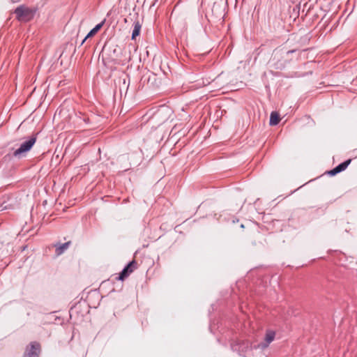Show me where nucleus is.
I'll list each match as a JSON object with an SVG mask.
<instances>
[{"mask_svg": "<svg viewBox=\"0 0 357 357\" xmlns=\"http://www.w3.org/2000/svg\"><path fill=\"white\" fill-rule=\"evenodd\" d=\"M41 352V347L36 341L31 342L25 348L22 357H39Z\"/></svg>", "mask_w": 357, "mask_h": 357, "instance_id": "obj_4", "label": "nucleus"}, {"mask_svg": "<svg viewBox=\"0 0 357 357\" xmlns=\"http://www.w3.org/2000/svg\"><path fill=\"white\" fill-rule=\"evenodd\" d=\"M70 242H66L62 244H59L56 248V253L58 255H61L69 246Z\"/></svg>", "mask_w": 357, "mask_h": 357, "instance_id": "obj_11", "label": "nucleus"}, {"mask_svg": "<svg viewBox=\"0 0 357 357\" xmlns=\"http://www.w3.org/2000/svg\"><path fill=\"white\" fill-rule=\"evenodd\" d=\"M310 40V36L309 34H305L303 37L301 38V42L303 43H308Z\"/></svg>", "mask_w": 357, "mask_h": 357, "instance_id": "obj_12", "label": "nucleus"}, {"mask_svg": "<svg viewBox=\"0 0 357 357\" xmlns=\"http://www.w3.org/2000/svg\"><path fill=\"white\" fill-rule=\"evenodd\" d=\"M38 133L33 134L26 138V139L20 144V147L14 151L13 155L17 158L25 157L36 142L37 135Z\"/></svg>", "mask_w": 357, "mask_h": 357, "instance_id": "obj_1", "label": "nucleus"}, {"mask_svg": "<svg viewBox=\"0 0 357 357\" xmlns=\"http://www.w3.org/2000/svg\"><path fill=\"white\" fill-rule=\"evenodd\" d=\"M351 159H348V160L344 161L343 162L337 165L333 169L328 171L327 172V174L331 176H335L337 174L340 173V172H343L344 170H345L347 168V167L349 166V165L351 163Z\"/></svg>", "mask_w": 357, "mask_h": 357, "instance_id": "obj_6", "label": "nucleus"}, {"mask_svg": "<svg viewBox=\"0 0 357 357\" xmlns=\"http://www.w3.org/2000/svg\"><path fill=\"white\" fill-rule=\"evenodd\" d=\"M136 261L132 260L130 261L121 271L119 275L116 278V280L123 281L126 278H128L130 274L136 268Z\"/></svg>", "mask_w": 357, "mask_h": 357, "instance_id": "obj_5", "label": "nucleus"}, {"mask_svg": "<svg viewBox=\"0 0 357 357\" xmlns=\"http://www.w3.org/2000/svg\"><path fill=\"white\" fill-rule=\"evenodd\" d=\"M79 119L83 121L86 124H89L90 123V120L88 117L82 115L79 116Z\"/></svg>", "mask_w": 357, "mask_h": 357, "instance_id": "obj_13", "label": "nucleus"}, {"mask_svg": "<svg viewBox=\"0 0 357 357\" xmlns=\"http://www.w3.org/2000/svg\"><path fill=\"white\" fill-rule=\"evenodd\" d=\"M133 30L132 32L131 39L135 40L137 36H139L142 24L139 21H136L133 24Z\"/></svg>", "mask_w": 357, "mask_h": 357, "instance_id": "obj_9", "label": "nucleus"}, {"mask_svg": "<svg viewBox=\"0 0 357 357\" xmlns=\"http://www.w3.org/2000/svg\"><path fill=\"white\" fill-rule=\"evenodd\" d=\"M105 20H102L101 22L96 24L85 36L82 42V45L86 40L88 38L93 36L104 25Z\"/></svg>", "mask_w": 357, "mask_h": 357, "instance_id": "obj_7", "label": "nucleus"}, {"mask_svg": "<svg viewBox=\"0 0 357 357\" xmlns=\"http://www.w3.org/2000/svg\"><path fill=\"white\" fill-rule=\"evenodd\" d=\"M280 117L277 112H272L270 115L269 124L271 126H276L279 123Z\"/></svg>", "mask_w": 357, "mask_h": 357, "instance_id": "obj_10", "label": "nucleus"}, {"mask_svg": "<svg viewBox=\"0 0 357 357\" xmlns=\"http://www.w3.org/2000/svg\"><path fill=\"white\" fill-rule=\"evenodd\" d=\"M36 12V9L33 10L21 5L15 8L14 13L19 21L29 22L33 18Z\"/></svg>", "mask_w": 357, "mask_h": 357, "instance_id": "obj_3", "label": "nucleus"}, {"mask_svg": "<svg viewBox=\"0 0 357 357\" xmlns=\"http://www.w3.org/2000/svg\"><path fill=\"white\" fill-rule=\"evenodd\" d=\"M296 52V49H294V50H288V51H287V52H286V54H291V53H294V52Z\"/></svg>", "mask_w": 357, "mask_h": 357, "instance_id": "obj_14", "label": "nucleus"}, {"mask_svg": "<svg viewBox=\"0 0 357 357\" xmlns=\"http://www.w3.org/2000/svg\"><path fill=\"white\" fill-rule=\"evenodd\" d=\"M275 336V333L273 331H268L265 335V342L261 344V348H266L268 346V344L272 342Z\"/></svg>", "mask_w": 357, "mask_h": 357, "instance_id": "obj_8", "label": "nucleus"}, {"mask_svg": "<svg viewBox=\"0 0 357 357\" xmlns=\"http://www.w3.org/2000/svg\"><path fill=\"white\" fill-rule=\"evenodd\" d=\"M20 202L16 194L5 195L0 197V212L18 208Z\"/></svg>", "mask_w": 357, "mask_h": 357, "instance_id": "obj_2", "label": "nucleus"}]
</instances>
